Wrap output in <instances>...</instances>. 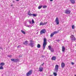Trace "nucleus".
<instances>
[{
  "mask_svg": "<svg viewBox=\"0 0 76 76\" xmlns=\"http://www.w3.org/2000/svg\"><path fill=\"white\" fill-rule=\"evenodd\" d=\"M47 39L46 38H44L43 39V50H45V47L47 44Z\"/></svg>",
  "mask_w": 76,
  "mask_h": 76,
  "instance_id": "nucleus-1",
  "label": "nucleus"
},
{
  "mask_svg": "<svg viewBox=\"0 0 76 76\" xmlns=\"http://www.w3.org/2000/svg\"><path fill=\"white\" fill-rule=\"evenodd\" d=\"M11 61H13V62H14V63H18V62H19L20 61V60L18 58H12L11 59Z\"/></svg>",
  "mask_w": 76,
  "mask_h": 76,
  "instance_id": "nucleus-2",
  "label": "nucleus"
},
{
  "mask_svg": "<svg viewBox=\"0 0 76 76\" xmlns=\"http://www.w3.org/2000/svg\"><path fill=\"white\" fill-rule=\"evenodd\" d=\"M54 71H55V72H57L58 71V65H56L55 66Z\"/></svg>",
  "mask_w": 76,
  "mask_h": 76,
  "instance_id": "nucleus-3",
  "label": "nucleus"
},
{
  "mask_svg": "<svg viewBox=\"0 0 76 76\" xmlns=\"http://www.w3.org/2000/svg\"><path fill=\"white\" fill-rule=\"evenodd\" d=\"M34 41L32 40H31L30 41V43L29 44V46L31 47H34Z\"/></svg>",
  "mask_w": 76,
  "mask_h": 76,
  "instance_id": "nucleus-4",
  "label": "nucleus"
},
{
  "mask_svg": "<svg viewBox=\"0 0 76 76\" xmlns=\"http://www.w3.org/2000/svg\"><path fill=\"white\" fill-rule=\"evenodd\" d=\"M32 70H30L26 74V76H29V75H32Z\"/></svg>",
  "mask_w": 76,
  "mask_h": 76,
  "instance_id": "nucleus-5",
  "label": "nucleus"
},
{
  "mask_svg": "<svg viewBox=\"0 0 76 76\" xmlns=\"http://www.w3.org/2000/svg\"><path fill=\"white\" fill-rule=\"evenodd\" d=\"M55 22L56 23V25H58L59 24V20H58V18H56Z\"/></svg>",
  "mask_w": 76,
  "mask_h": 76,
  "instance_id": "nucleus-6",
  "label": "nucleus"
},
{
  "mask_svg": "<svg viewBox=\"0 0 76 76\" xmlns=\"http://www.w3.org/2000/svg\"><path fill=\"white\" fill-rule=\"evenodd\" d=\"M46 32V31L45 29H43L40 31V34H45Z\"/></svg>",
  "mask_w": 76,
  "mask_h": 76,
  "instance_id": "nucleus-7",
  "label": "nucleus"
},
{
  "mask_svg": "<svg viewBox=\"0 0 76 76\" xmlns=\"http://www.w3.org/2000/svg\"><path fill=\"white\" fill-rule=\"evenodd\" d=\"M65 13L66 14H70V10H66L65 11Z\"/></svg>",
  "mask_w": 76,
  "mask_h": 76,
  "instance_id": "nucleus-8",
  "label": "nucleus"
},
{
  "mask_svg": "<svg viewBox=\"0 0 76 76\" xmlns=\"http://www.w3.org/2000/svg\"><path fill=\"white\" fill-rule=\"evenodd\" d=\"M61 67L62 68H64L65 67V64L63 62H62L61 64Z\"/></svg>",
  "mask_w": 76,
  "mask_h": 76,
  "instance_id": "nucleus-9",
  "label": "nucleus"
},
{
  "mask_svg": "<svg viewBox=\"0 0 76 76\" xmlns=\"http://www.w3.org/2000/svg\"><path fill=\"white\" fill-rule=\"evenodd\" d=\"M56 58H57L55 56H53L51 58L52 60H56Z\"/></svg>",
  "mask_w": 76,
  "mask_h": 76,
  "instance_id": "nucleus-10",
  "label": "nucleus"
},
{
  "mask_svg": "<svg viewBox=\"0 0 76 76\" xmlns=\"http://www.w3.org/2000/svg\"><path fill=\"white\" fill-rule=\"evenodd\" d=\"M72 4H75V0H70Z\"/></svg>",
  "mask_w": 76,
  "mask_h": 76,
  "instance_id": "nucleus-11",
  "label": "nucleus"
},
{
  "mask_svg": "<svg viewBox=\"0 0 76 76\" xmlns=\"http://www.w3.org/2000/svg\"><path fill=\"white\" fill-rule=\"evenodd\" d=\"M66 50V49H65V47L64 46H62V51L63 52H64V51Z\"/></svg>",
  "mask_w": 76,
  "mask_h": 76,
  "instance_id": "nucleus-12",
  "label": "nucleus"
},
{
  "mask_svg": "<svg viewBox=\"0 0 76 76\" xmlns=\"http://www.w3.org/2000/svg\"><path fill=\"white\" fill-rule=\"evenodd\" d=\"M39 71L40 72H42L43 70V68L40 67L39 68Z\"/></svg>",
  "mask_w": 76,
  "mask_h": 76,
  "instance_id": "nucleus-13",
  "label": "nucleus"
},
{
  "mask_svg": "<svg viewBox=\"0 0 76 76\" xmlns=\"http://www.w3.org/2000/svg\"><path fill=\"white\" fill-rule=\"evenodd\" d=\"M30 13V10H29L28 12V15H29V16H32V14Z\"/></svg>",
  "mask_w": 76,
  "mask_h": 76,
  "instance_id": "nucleus-14",
  "label": "nucleus"
},
{
  "mask_svg": "<svg viewBox=\"0 0 76 76\" xmlns=\"http://www.w3.org/2000/svg\"><path fill=\"white\" fill-rule=\"evenodd\" d=\"M5 64L4 63L1 62L0 64V66H4V65H5Z\"/></svg>",
  "mask_w": 76,
  "mask_h": 76,
  "instance_id": "nucleus-15",
  "label": "nucleus"
},
{
  "mask_svg": "<svg viewBox=\"0 0 76 76\" xmlns=\"http://www.w3.org/2000/svg\"><path fill=\"white\" fill-rule=\"evenodd\" d=\"M59 32L58 31H55L54 32H53L52 33L54 35V34H58V33Z\"/></svg>",
  "mask_w": 76,
  "mask_h": 76,
  "instance_id": "nucleus-16",
  "label": "nucleus"
},
{
  "mask_svg": "<svg viewBox=\"0 0 76 76\" xmlns=\"http://www.w3.org/2000/svg\"><path fill=\"white\" fill-rule=\"evenodd\" d=\"M59 32L58 31H55L54 32H53L52 33L54 35V34H58V33Z\"/></svg>",
  "mask_w": 76,
  "mask_h": 76,
  "instance_id": "nucleus-17",
  "label": "nucleus"
},
{
  "mask_svg": "<svg viewBox=\"0 0 76 76\" xmlns=\"http://www.w3.org/2000/svg\"><path fill=\"white\" fill-rule=\"evenodd\" d=\"M23 44L24 45H27L28 44V41H25L23 43Z\"/></svg>",
  "mask_w": 76,
  "mask_h": 76,
  "instance_id": "nucleus-18",
  "label": "nucleus"
},
{
  "mask_svg": "<svg viewBox=\"0 0 76 76\" xmlns=\"http://www.w3.org/2000/svg\"><path fill=\"white\" fill-rule=\"evenodd\" d=\"M37 47L38 48H41V45H40V44H38Z\"/></svg>",
  "mask_w": 76,
  "mask_h": 76,
  "instance_id": "nucleus-19",
  "label": "nucleus"
},
{
  "mask_svg": "<svg viewBox=\"0 0 76 76\" xmlns=\"http://www.w3.org/2000/svg\"><path fill=\"white\" fill-rule=\"evenodd\" d=\"M45 25V23H42V22L40 23L39 26H41V25Z\"/></svg>",
  "mask_w": 76,
  "mask_h": 76,
  "instance_id": "nucleus-20",
  "label": "nucleus"
},
{
  "mask_svg": "<svg viewBox=\"0 0 76 76\" xmlns=\"http://www.w3.org/2000/svg\"><path fill=\"white\" fill-rule=\"evenodd\" d=\"M53 74L54 76H57V72H53Z\"/></svg>",
  "mask_w": 76,
  "mask_h": 76,
  "instance_id": "nucleus-21",
  "label": "nucleus"
},
{
  "mask_svg": "<svg viewBox=\"0 0 76 76\" xmlns=\"http://www.w3.org/2000/svg\"><path fill=\"white\" fill-rule=\"evenodd\" d=\"M42 7V5H40L38 7V9H41Z\"/></svg>",
  "mask_w": 76,
  "mask_h": 76,
  "instance_id": "nucleus-22",
  "label": "nucleus"
},
{
  "mask_svg": "<svg viewBox=\"0 0 76 76\" xmlns=\"http://www.w3.org/2000/svg\"><path fill=\"white\" fill-rule=\"evenodd\" d=\"M48 48L49 50H51V49H52V48H51V46L50 45H49L48 46Z\"/></svg>",
  "mask_w": 76,
  "mask_h": 76,
  "instance_id": "nucleus-23",
  "label": "nucleus"
},
{
  "mask_svg": "<svg viewBox=\"0 0 76 76\" xmlns=\"http://www.w3.org/2000/svg\"><path fill=\"white\" fill-rule=\"evenodd\" d=\"M71 40L72 41V42L75 41V40H76V38L71 39Z\"/></svg>",
  "mask_w": 76,
  "mask_h": 76,
  "instance_id": "nucleus-24",
  "label": "nucleus"
},
{
  "mask_svg": "<svg viewBox=\"0 0 76 76\" xmlns=\"http://www.w3.org/2000/svg\"><path fill=\"white\" fill-rule=\"evenodd\" d=\"M50 50V51L51 52H54V48H52Z\"/></svg>",
  "mask_w": 76,
  "mask_h": 76,
  "instance_id": "nucleus-25",
  "label": "nucleus"
},
{
  "mask_svg": "<svg viewBox=\"0 0 76 76\" xmlns=\"http://www.w3.org/2000/svg\"><path fill=\"white\" fill-rule=\"evenodd\" d=\"M21 32H22V33H23V34H25V32L23 31V30H21Z\"/></svg>",
  "mask_w": 76,
  "mask_h": 76,
  "instance_id": "nucleus-26",
  "label": "nucleus"
},
{
  "mask_svg": "<svg viewBox=\"0 0 76 76\" xmlns=\"http://www.w3.org/2000/svg\"><path fill=\"white\" fill-rule=\"evenodd\" d=\"M3 67L2 66H1L0 67V70H3Z\"/></svg>",
  "mask_w": 76,
  "mask_h": 76,
  "instance_id": "nucleus-27",
  "label": "nucleus"
},
{
  "mask_svg": "<svg viewBox=\"0 0 76 76\" xmlns=\"http://www.w3.org/2000/svg\"><path fill=\"white\" fill-rule=\"evenodd\" d=\"M33 16L34 17H35L37 16V15L35 14H32V16Z\"/></svg>",
  "mask_w": 76,
  "mask_h": 76,
  "instance_id": "nucleus-28",
  "label": "nucleus"
},
{
  "mask_svg": "<svg viewBox=\"0 0 76 76\" xmlns=\"http://www.w3.org/2000/svg\"><path fill=\"white\" fill-rule=\"evenodd\" d=\"M54 35V34H53V33H52L51 34H50V37H53V36Z\"/></svg>",
  "mask_w": 76,
  "mask_h": 76,
  "instance_id": "nucleus-29",
  "label": "nucleus"
},
{
  "mask_svg": "<svg viewBox=\"0 0 76 76\" xmlns=\"http://www.w3.org/2000/svg\"><path fill=\"white\" fill-rule=\"evenodd\" d=\"M47 5H45L43 7V9H45V8H47Z\"/></svg>",
  "mask_w": 76,
  "mask_h": 76,
  "instance_id": "nucleus-30",
  "label": "nucleus"
},
{
  "mask_svg": "<svg viewBox=\"0 0 76 76\" xmlns=\"http://www.w3.org/2000/svg\"><path fill=\"white\" fill-rule=\"evenodd\" d=\"M72 29H75V26H74V25L72 26Z\"/></svg>",
  "mask_w": 76,
  "mask_h": 76,
  "instance_id": "nucleus-31",
  "label": "nucleus"
},
{
  "mask_svg": "<svg viewBox=\"0 0 76 76\" xmlns=\"http://www.w3.org/2000/svg\"><path fill=\"white\" fill-rule=\"evenodd\" d=\"M71 38H75V37H74V36L73 35H72L71 36Z\"/></svg>",
  "mask_w": 76,
  "mask_h": 76,
  "instance_id": "nucleus-32",
  "label": "nucleus"
},
{
  "mask_svg": "<svg viewBox=\"0 0 76 76\" xmlns=\"http://www.w3.org/2000/svg\"><path fill=\"white\" fill-rule=\"evenodd\" d=\"M32 23H35V22H34V20H33V19H32Z\"/></svg>",
  "mask_w": 76,
  "mask_h": 76,
  "instance_id": "nucleus-33",
  "label": "nucleus"
},
{
  "mask_svg": "<svg viewBox=\"0 0 76 76\" xmlns=\"http://www.w3.org/2000/svg\"><path fill=\"white\" fill-rule=\"evenodd\" d=\"M32 27V26H31L30 25H28V28H31Z\"/></svg>",
  "mask_w": 76,
  "mask_h": 76,
  "instance_id": "nucleus-34",
  "label": "nucleus"
},
{
  "mask_svg": "<svg viewBox=\"0 0 76 76\" xmlns=\"http://www.w3.org/2000/svg\"><path fill=\"white\" fill-rule=\"evenodd\" d=\"M22 57V55H20L19 56V57L20 58V57Z\"/></svg>",
  "mask_w": 76,
  "mask_h": 76,
  "instance_id": "nucleus-35",
  "label": "nucleus"
},
{
  "mask_svg": "<svg viewBox=\"0 0 76 76\" xmlns=\"http://www.w3.org/2000/svg\"><path fill=\"white\" fill-rule=\"evenodd\" d=\"M56 41H57V42H59V41H60V40H59V39L56 40Z\"/></svg>",
  "mask_w": 76,
  "mask_h": 76,
  "instance_id": "nucleus-36",
  "label": "nucleus"
},
{
  "mask_svg": "<svg viewBox=\"0 0 76 76\" xmlns=\"http://www.w3.org/2000/svg\"><path fill=\"white\" fill-rule=\"evenodd\" d=\"M8 57H12V55H8Z\"/></svg>",
  "mask_w": 76,
  "mask_h": 76,
  "instance_id": "nucleus-37",
  "label": "nucleus"
},
{
  "mask_svg": "<svg viewBox=\"0 0 76 76\" xmlns=\"http://www.w3.org/2000/svg\"><path fill=\"white\" fill-rule=\"evenodd\" d=\"M71 64H72V65H73V64H74V63L73 62H71Z\"/></svg>",
  "mask_w": 76,
  "mask_h": 76,
  "instance_id": "nucleus-38",
  "label": "nucleus"
},
{
  "mask_svg": "<svg viewBox=\"0 0 76 76\" xmlns=\"http://www.w3.org/2000/svg\"><path fill=\"white\" fill-rule=\"evenodd\" d=\"M0 49H1L3 50V48H2L1 47H0Z\"/></svg>",
  "mask_w": 76,
  "mask_h": 76,
  "instance_id": "nucleus-39",
  "label": "nucleus"
},
{
  "mask_svg": "<svg viewBox=\"0 0 76 76\" xmlns=\"http://www.w3.org/2000/svg\"><path fill=\"white\" fill-rule=\"evenodd\" d=\"M29 23H30V24H31L32 23V22H31V21H29Z\"/></svg>",
  "mask_w": 76,
  "mask_h": 76,
  "instance_id": "nucleus-40",
  "label": "nucleus"
},
{
  "mask_svg": "<svg viewBox=\"0 0 76 76\" xmlns=\"http://www.w3.org/2000/svg\"><path fill=\"white\" fill-rule=\"evenodd\" d=\"M19 47H20V45H18V46L17 48H19Z\"/></svg>",
  "mask_w": 76,
  "mask_h": 76,
  "instance_id": "nucleus-41",
  "label": "nucleus"
},
{
  "mask_svg": "<svg viewBox=\"0 0 76 76\" xmlns=\"http://www.w3.org/2000/svg\"><path fill=\"white\" fill-rule=\"evenodd\" d=\"M26 26L27 27H28V25L27 24H26Z\"/></svg>",
  "mask_w": 76,
  "mask_h": 76,
  "instance_id": "nucleus-42",
  "label": "nucleus"
},
{
  "mask_svg": "<svg viewBox=\"0 0 76 76\" xmlns=\"http://www.w3.org/2000/svg\"><path fill=\"white\" fill-rule=\"evenodd\" d=\"M42 58L44 57V55H42Z\"/></svg>",
  "mask_w": 76,
  "mask_h": 76,
  "instance_id": "nucleus-43",
  "label": "nucleus"
},
{
  "mask_svg": "<svg viewBox=\"0 0 76 76\" xmlns=\"http://www.w3.org/2000/svg\"><path fill=\"white\" fill-rule=\"evenodd\" d=\"M44 64V63H43L42 64V66H43Z\"/></svg>",
  "mask_w": 76,
  "mask_h": 76,
  "instance_id": "nucleus-44",
  "label": "nucleus"
},
{
  "mask_svg": "<svg viewBox=\"0 0 76 76\" xmlns=\"http://www.w3.org/2000/svg\"><path fill=\"white\" fill-rule=\"evenodd\" d=\"M53 0H50V1H53Z\"/></svg>",
  "mask_w": 76,
  "mask_h": 76,
  "instance_id": "nucleus-45",
  "label": "nucleus"
},
{
  "mask_svg": "<svg viewBox=\"0 0 76 76\" xmlns=\"http://www.w3.org/2000/svg\"><path fill=\"white\" fill-rule=\"evenodd\" d=\"M16 0V1H19V0Z\"/></svg>",
  "mask_w": 76,
  "mask_h": 76,
  "instance_id": "nucleus-46",
  "label": "nucleus"
},
{
  "mask_svg": "<svg viewBox=\"0 0 76 76\" xmlns=\"http://www.w3.org/2000/svg\"><path fill=\"white\" fill-rule=\"evenodd\" d=\"M75 76H76V75H75Z\"/></svg>",
  "mask_w": 76,
  "mask_h": 76,
  "instance_id": "nucleus-47",
  "label": "nucleus"
},
{
  "mask_svg": "<svg viewBox=\"0 0 76 76\" xmlns=\"http://www.w3.org/2000/svg\"><path fill=\"white\" fill-rule=\"evenodd\" d=\"M13 3H14V1H13Z\"/></svg>",
  "mask_w": 76,
  "mask_h": 76,
  "instance_id": "nucleus-48",
  "label": "nucleus"
}]
</instances>
